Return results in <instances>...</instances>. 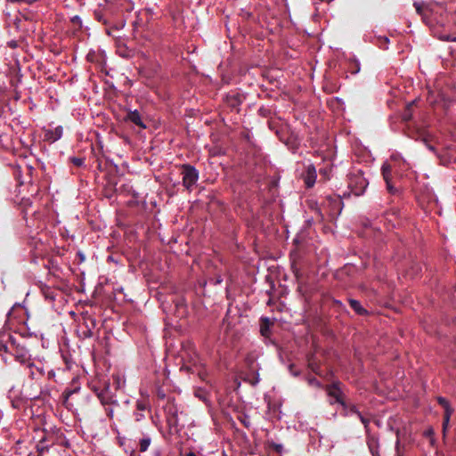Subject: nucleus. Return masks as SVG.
<instances>
[{
  "mask_svg": "<svg viewBox=\"0 0 456 456\" xmlns=\"http://www.w3.org/2000/svg\"><path fill=\"white\" fill-rule=\"evenodd\" d=\"M71 21L75 24H81V20L79 18V16L76 15L72 18Z\"/></svg>",
  "mask_w": 456,
  "mask_h": 456,
  "instance_id": "41",
  "label": "nucleus"
},
{
  "mask_svg": "<svg viewBox=\"0 0 456 456\" xmlns=\"http://www.w3.org/2000/svg\"><path fill=\"white\" fill-rule=\"evenodd\" d=\"M229 104L231 107L235 108L236 106L240 105V101L239 95H233L231 98H229Z\"/></svg>",
  "mask_w": 456,
  "mask_h": 456,
  "instance_id": "27",
  "label": "nucleus"
},
{
  "mask_svg": "<svg viewBox=\"0 0 456 456\" xmlns=\"http://www.w3.org/2000/svg\"><path fill=\"white\" fill-rule=\"evenodd\" d=\"M308 366H309V368H310V369H311L314 373H316V374H320V372H319L320 366H319L316 362H313V361H310V360H309Z\"/></svg>",
  "mask_w": 456,
  "mask_h": 456,
  "instance_id": "29",
  "label": "nucleus"
},
{
  "mask_svg": "<svg viewBox=\"0 0 456 456\" xmlns=\"http://www.w3.org/2000/svg\"><path fill=\"white\" fill-rule=\"evenodd\" d=\"M370 449L371 453L374 454V451H373L371 445H370Z\"/></svg>",
  "mask_w": 456,
  "mask_h": 456,
  "instance_id": "53",
  "label": "nucleus"
},
{
  "mask_svg": "<svg viewBox=\"0 0 456 456\" xmlns=\"http://www.w3.org/2000/svg\"><path fill=\"white\" fill-rule=\"evenodd\" d=\"M343 384L340 381H334L330 385H326L325 391L327 395L332 397L336 403H339L342 407H346L345 395L342 391Z\"/></svg>",
  "mask_w": 456,
  "mask_h": 456,
  "instance_id": "6",
  "label": "nucleus"
},
{
  "mask_svg": "<svg viewBox=\"0 0 456 456\" xmlns=\"http://www.w3.org/2000/svg\"><path fill=\"white\" fill-rule=\"evenodd\" d=\"M447 430H448V429H443V428H442L443 439H445L446 435H447Z\"/></svg>",
  "mask_w": 456,
  "mask_h": 456,
  "instance_id": "46",
  "label": "nucleus"
},
{
  "mask_svg": "<svg viewBox=\"0 0 456 456\" xmlns=\"http://www.w3.org/2000/svg\"><path fill=\"white\" fill-rule=\"evenodd\" d=\"M28 369L30 370V372H29V376L32 378V379H35V372L33 370V367H34V363L33 362H28Z\"/></svg>",
  "mask_w": 456,
  "mask_h": 456,
  "instance_id": "34",
  "label": "nucleus"
},
{
  "mask_svg": "<svg viewBox=\"0 0 456 456\" xmlns=\"http://www.w3.org/2000/svg\"><path fill=\"white\" fill-rule=\"evenodd\" d=\"M45 442H46L45 437H43L42 439H40V441L37 444V452H38L39 456H42L43 453L45 452L48 451V449H49V445L46 444Z\"/></svg>",
  "mask_w": 456,
  "mask_h": 456,
  "instance_id": "16",
  "label": "nucleus"
},
{
  "mask_svg": "<svg viewBox=\"0 0 456 456\" xmlns=\"http://www.w3.org/2000/svg\"><path fill=\"white\" fill-rule=\"evenodd\" d=\"M88 321L90 322L92 327H88V329L83 331L84 338H91L94 334L93 330L95 327V320L89 318Z\"/></svg>",
  "mask_w": 456,
  "mask_h": 456,
  "instance_id": "21",
  "label": "nucleus"
},
{
  "mask_svg": "<svg viewBox=\"0 0 456 456\" xmlns=\"http://www.w3.org/2000/svg\"><path fill=\"white\" fill-rule=\"evenodd\" d=\"M124 22H121L120 24H117L115 26H112L111 28H113V30H119L120 28H122L124 27Z\"/></svg>",
  "mask_w": 456,
  "mask_h": 456,
  "instance_id": "43",
  "label": "nucleus"
},
{
  "mask_svg": "<svg viewBox=\"0 0 456 456\" xmlns=\"http://www.w3.org/2000/svg\"><path fill=\"white\" fill-rule=\"evenodd\" d=\"M157 396H158V398H159V399H164V398H165V396H166V395H165V393H164L162 390H160V389H159V390H158V392H157Z\"/></svg>",
  "mask_w": 456,
  "mask_h": 456,
  "instance_id": "42",
  "label": "nucleus"
},
{
  "mask_svg": "<svg viewBox=\"0 0 456 456\" xmlns=\"http://www.w3.org/2000/svg\"><path fill=\"white\" fill-rule=\"evenodd\" d=\"M256 358L255 354H248L245 358V363L248 370L258 371L257 363L256 362Z\"/></svg>",
  "mask_w": 456,
  "mask_h": 456,
  "instance_id": "13",
  "label": "nucleus"
},
{
  "mask_svg": "<svg viewBox=\"0 0 456 456\" xmlns=\"http://www.w3.org/2000/svg\"><path fill=\"white\" fill-rule=\"evenodd\" d=\"M10 46L12 48L16 47V43H14V42L10 43Z\"/></svg>",
  "mask_w": 456,
  "mask_h": 456,
  "instance_id": "50",
  "label": "nucleus"
},
{
  "mask_svg": "<svg viewBox=\"0 0 456 456\" xmlns=\"http://www.w3.org/2000/svg\"><path fill=\"white\" fill-rule=\"evenodd\" d=\"M306 188H312L316 181L317 174L314 165H309L302 175Z\"/></svg>",
  "mask_w": 456,
  "mask_h": 456,
  "instance_id": "8",
  "label": "nucleus"
},
{
  "mask_svg": "<svg viewBox=\"0 0 456 456\" xmlns=\"http://www.w3.org/2000/svg\"><path fill=\"white\" fill-rule=\"evenodd\" d=\"M413 103H410L406 106V109L403 114V119L404 121H408L411 118V106H412Z\"/></svg>",
  "mask_w": 456,
  "mask_h": 456,
  "instance_id": "25",
  "label": "nucleus"
},
{
  "mask_svg": "<svg viewBox=\"0 0 456 456\" xmlns=\"http://www.w3.org/2000/svg\"><path fill=\"white\" fill-rule=\"evenodd\" d=\"M421 140L425 145H427V147L434 151H435V148L429 143V135L426 134V132L422 131V132H419V138L418 140Z\"/></svg>",
  "mask_w": 456,
  "mask_h": 456,
  "instance_id": "18",
  "label": "nucleus"
},
{
  "mask_svg": "<svg viewBox=\"0 0 456 456\" xmlns=\"http://www.w3.org/2000/svg\"><path fill=\"white\" fill-rule=\"evenodd\" d=\"M268 445L271 449L275 451L278 453H281L282 452L283 446L280 444H276L274 442H269Z\"/></svg>",
  "mask_w": 456,
  "mask_h": 456,
  "instance_id": "28",
  "label": "nucleus"
},
{
  "mask_svg": "<svg viewBox=\"0 0 456 456\" xmlns=\"http://www.w3.org/2000/svg\"><path fill=\"white\" fill-rule=\"evenodd\" d=\"M85 323H86V329H88V327H92V326H91V323H90V322H89L88 320H87V321H86V322H85Z\"/></svg>",
  "mask_w": 456,
  "mask_h": 456,
  "instance_id": "48",
  "label": "nucleus"
},
{
  "mask_svg": "<svg viewBox=\"0 0 456 456\" xmlns=\"http://www.w3.org/2000/svg\"><path fill=\"white\" fill-rule=\"evenodd\" d=\"M242 379L245 382L249 383L251 386L257 385L260 380L258 371L250 370L245 373Z\"/></svg>",
  "mask_w": 456,
  "mask_h": 456,
  "instance_id": "12",
  "label": "nucleus"
},
{
  "mask_svg": "<svg viewBox=\"0 0 456 456\" xmlns=\"http://www.w3.org/2000/svg\"><path fill=\"white\" fill-rule=\"evenodd\" d=\"M222 281H223V279L221 278V276H218L215 279L209 280V282L212 283L213 285L220 284Z\"/></svg>",
  "mask_w": 456,
  "mask_h": 456,
  "instance_id": "33",
  "label": "nucleus"
},
{
  "mask_svg": "<svg viewBox=\"0 0 456 456\" xmlns=\"http://www.w3.org/2000/svg\"><path fill=\"white\" fill-rule=\"evenodd\" d=\"M328 200L332 205L333 209L334 210L337 209L338 211V214H339L341 212V210H342V206H343L342 200L338 197L335 198V199H332L331 197H329Z\"/></svg>",
  "mask_w": 456,
  "mask_h": 456,
  "instance_id": "17",
  "label": "nucleus"
},
{
  "mask_svg": "<svg viewBox=\"0 0 456 456\" xmlns=\"http://www.w3.org/2000/svg\"><path fill=\"white\" fill-rule=\"evenodd\" d=\"M347 183L351 192L356 196L362 195L369 184L361 170L351 172L348 175Z\"/></svg>",
  "mask_w": 456,
  "mask_h": 456,
  "instance_id": "2",
  "label": "nucleus"
},
{
  "mask_svg": "<svg viewBox=\"0 0 456 456\" xmlns=\"http://www.w3.org/2000/svg\"><path fill=\"white\" fill-rule=\"evenodd\" d=\"M293 367H294V365H293V364H290V365H289V369H290V370H291V371H292Z\"/></svg>",
  "mask_w": 456,
  "mask_h": 456,
  "instance_id": "54",
  "label": "nucleus"
},
{
  "mask_svg": "<svg viewBox=\"0 0 456 456\" xmlns=\"http://www.w3.org/2000/svg\"><path fill=\"white\" fill-rule=\"evenodd\" d=\"M119 387V378L114 377V384L111 386L109 379H98L90 384L91 390L99 399L110 420L114 419V412L119 407L116 392Z\"/></svg>",
  "mask_w": 456,
  "mask_h": 456,
  "instance_id": "1",
  "label": "nucleus"
},
{
  "mask_svg": "<svg viewBox=\"0 0 456 456\" xmlns=\"http://www.w3.org/2000/svg\"><path fill=\"white\" fill-rule=\"evenodd\" d=\"M308 382H309L311 385H315L316 387H320V386H321L320 382H319L315 378H314V377H313V378H310V379H308Z\"/></svg>",
  "mask_w": 456,
  "mask_h": 456,
  "instance_id": "35",
  "label": "nucleus"
},
{
  "mask_svg": "<svg viewBox=\"0 0 456 456\" xmlns=\"http://www.w3.org/2000/svg\"><path fill=\"white\" fill-rule=\"evenodd\" d=\"M149 408V403L146 401H138L136 403V410L138 411H144Z\"/></svg>",
  "mask_w": 456,
  "mask_h": 456,
  "instance_id": "26",
  "label": "nucleus"
},
{
  "mask_svg": "<svg viewBox=\"0 0 456 456\" xmlns=\"http://www.w3.org/2000/svg\"><path fill=\"white\" fill-rule=\"evenodd\" d=\"M290 267H291V270H292L293 273H295L297 271L299 270V268L297 265L296 260H292Z\"/></svg>",
  "mask_w": 456,
  "mask_h": 456,
  "instance_id": "36",
  "label": "nucleus"
},
{
  "mask_svg": "<svg viewBox=\"0 0 456 456\" xmlns=\"http://www.w3.org/2000/svg\"><path fill=\"white\" fill-rule=\"evenodd\" d=\"M393 167L390 163L385 162L381 167V173L384 181L386 182L387 190L391 194H396L398 190L394 186L393 182Z\"/></svg>",
  "mask_w": 456,
  "mask_h": 456,
  "instance_id": "7",
  "label": "nucleus"
},
{
  "mask_svg": "<svg viewBox=\"0 0 456 456\" xmlns=\"http://www.w3.org/2000/svg\"><path fill=\"white\" fill-rule=\"evenodd\" d=\"M113 31H114L113 28H111V27L106 28V34L109 35V36L114 37Z\"/></svg>",
  "mask_w": 456,
  "mask_h": 456,
  "instance_id": "44",
  "label": "nucleus"
},
{
  "mask_svg": "<svg viewBox=\"0 0 456 456\" xmlns=\"http://www.w3.org/2000/svg\"><path fill=\"white\" fill-rule=\"evenodd\" d=\"M71 162L76 167H81L84 164L85 160H84V159L74 157V158L71 159Z\"/></svg>",
  "mask_w": 456,
  "mask_h": 456,
  "instance_id": "31",
  "label": "nucleus"
},
{
  "mask_svg": "<svg viewBox=\"0 0 456 456\" xmlns=\"http://www.w3.org/2000/svg\"><path fill=\"white\" fill-rule=\"evenodd\" d=\"M94 16L96 20L99 22H102L104 25H108V20L105 19L104 14L102 10H95L94 12Z\"/></svg>",
  "mask_w": 456,
  "mask_h": 456,
  "instance_id": "22",
  "label": "nucleus"
},
{
  "mask_svg": "<svg viewBox=\"0 0 456 456\" xmlns=\"http://www.w3.org/2000/svg\"><path fill=\"white\" fill-rule=\"evenodd\" d=\"M186 456H197V455L194 452H190L189 453L186 454Z\"/></svg>",
  "mask_w": 456,
  "mask_h": 456,
  "instance_id": "49",
  "label": "nucleus"
},
{
  "mask_svg": "<svg viewBox=\"0 0 456 456\" xmlns=\"http://www.w3.org/2000/svg\"><path fill=\"white\" fill-rule=\"evenodd\" d=\"M151 443V440L150 437H143L139 442V449L140 452H146Z\"/></svg>",
  "mask_w": 456,
  "mask_h": 456,
  "instance_id": "20",
  "label": "nucleus"
},
{
  "mask_svg": "<svg viewBox=\"0 0 456 456\" xmlns=\"http://www.w3.org/2000/svg\"><path fill=\"white\" fill-rule=\"evenodd\" d=\"M73 392L72 391H69V392H65V397L66 399L72 394Z\"/></svg>",
  "mask_w": 456,
  "mask_h": 456,
  "instance_id": "47",
  "label": "nucleus"
},
{
  "mask_svg": "<svg viewBox=\"0 0 456 456\" xmlns=\"http://www.w3.org/2000/svg\"><path fill=\"white\" fill-rule=\"evenodd\" d=\"M437 403L444 409V412H447V411H450V413L453 412V409L444 397L439 396L437 398Z\"/></svg>",
  "mask_w": 456,
  "mask_h": 456,
  "instance_id": "19",
  "label": "nucleus"
},
{
  "mask_svg": "<svg viewBox=\"0 0 456 456\" xmlns=\"http://www.w3.org/2000/svg\"><path fill=\"white\" fill-rule=\"evenodd\" d=\"M432 433H433V431H432V430H429V431L428 432V435H430V434H432Z\"/></svg>",
  "mask_w": 456,
  "mask_h": 456,
  "instance_id": "55",
  "label": "nucleus"
},
{
  "mask_svg": "<svg viewBox=\"0 0 456 456\" xmlns=\"http://www.w3.org/2000/svg\"><path fill=\"white\" fill-rule=\"evenodd\" d=\"M259 111L265 116V110L263 109H260Z\"/></svg>",
  "mask_w": 456,
  "mask_h": 456,
  "instance_id": "51",
  "label": "nucleus"
},
{
  "mask_svg": "<svg viewBox=\"0 0 456 456\" xmlns=\"http://www.w3.org/2000/svg\"><path fill=\"white\" fill-rule=\"evenodd\" d=\"M240 422L246 427V428H248L249 425H250V422L249 420L248 419L247 417L243 418V419H240Z\"/></svg>",
  "mask_w": 456,
  "mask_h": 456,
  "instance_id": "38",
  "label": "nucleus"
},
{
  "mask_svg": "<svg viewBox=\"0 0 456 456\" xmlns=\"http://www.w3.org/2000/svg\"><path fill=\"white\" fill-rule=\"evenodd\" d=\"M294 376H298L299 375V372L296 371V372H292Z\"/></svg>",
  "mask_w": 456,
  "mask_h": 456,
  "instance_id": "52",
  "label": "nucleus"
},
{
  "mask_svg": "<svg viewBox=\"0 0 456 456\" xmlns=\"http://www.w3.org/2000/svg\"><path fill=\"white\" fill-rule=\"evenodd\" d=\"M357 417L360 419L361 422L364 425V427L367 428L370 423V419L366 418L364 415H362L361 412L360 415H358Z\"/></svg>",
  "mask_w": 456,
  "mask_h": 456,
  "instance_id": "32",
  "label": "nucleus"
},
{
  "mask_svg": "<svg viewBox=\"0 0 456 456\" xmlns=\"http://www.w3.org/2000/svg\"><path fill=\"white\" fill-rule=\"evenodd\" d=\"M181 175H183V185L191 191L199 180V171L190 164H183L181 167Z\"/></svg>",
  "mask_w": 456,
  "mask_h": 456,
  "instance_id": "3",
  "label": "nucleus"
},
{
  "mask_svg": "<svg viewBox=\"0 0 456 456\" xmlns=\"http://www.w3.org/2000/svg\"><path fill=\"white\" fill-rule=\"evenodd\" d=\"M62 135V127L57 126L53 130H48L45 132V139L47 142H54L59 140Z\"/></svg>",
  "mask_w": 456,
  "mask_h": 456,
  "instance_id": "11",
  "label": "nucleus"
},
{
  "mask_svg": "<svg viewBox=\"0 0 456 456\" xmlns=\"http://www.w3.org/2000/svg\"><path fill=\"white\" fill-rule=\"evenodd\" d=\"M11 353L14 355L15 359L20 363L29 362L31 355L28 348L25 344L17 341L14 338L10 337Z\"/></svg>",
  "mask_w": 456,
  "mask_h": 456,
  "instance_id": "4",
  "label": "nucleus"
},
{
  "mask_svg": "<svg viewBox=\"0 0 456 456\" xmlns=\"http://www.w3.org/2000/svg\"><path fill=\"white\" fill-rule=\"evenodd\" d=\"M452 414V413H450V411H447V412L444 413L443 425H442L443 429L449 428V423H450V419H451Z\"/></svg>",
  "mask_w": 456,
  "mask_h": 456,
  "instance_id": "23",
  "label": "nucleus"
},
{
  "mask_svg": "<svg viewBox=\"0 0 456 456\" xmlns=\"http://www.w3.org/2000/svg\"><path fill=\"white\" fill-rule=\"evenodd\" d=\"M143 411H138L135 413V419L136 421H140L142 419L144 418V415L142 413Z\"/></svg>",
  "mask_w": 456,
  "mask_h": 456,
  "instance_id": "37",
  "label": "nucleus"
},
{
  "mask_svg": "<svg viewBox=\"0 0 456 456\" xmlns=\"http://www.w3.org/2000/svg\"><path fill=\"white\" fill-rule=\"evenodd\" d=\"M272 325L273 322L268 317H262L260 319V333L263 337H270Z\"/></svg>",
  "mask_w": 456,
  "mask_h": 456,
  "instance_id": "10",
  "label": "nucleus"
},
{
  "mask_svg": "<svg viewBox=\"0 0 456 456\" xmlns=\"http://www.w3.org/2000/svg\"><path fill=\"white\" fill-rule=\"evenodd\" d=\"M349 305L354 311L359 315H365L368 314V311L363 308L361 303L356 299H349Z\"/></svg>",
  "mask_w": 456,
  "mask_h": 456,
  "instance_id": "15",
  "label": "nucleus"
},
{
  "mask_svg": "<svg viewBox=\"0 0 456 456\" xmlns=\"http://www.w3.org/2000/svg\"><path fill=\"white\" fill-rule=\"evenodd\" d=\"M395 449H396L397 456H403V453L400 451V442L398 440H397L396 444H395Z\"/></svg>",
  "mask_w": 456,
  "mask_h": 456,
  "instance_id": "39",
  "label": "nucleus"
},
{
  "mask_svg": "<svg viewBox=\"0 0 456 456\" xmlns=\"http://www.w3.org/2000/svg\"><path fill=\"white\" fill-rule=\"evenodd\" d=\"M164 411L168 426L173 428L179 427V411L174 399L168 398L167 404L164 406Z\"/></svg>",
  "mask_w": 456,
  "mask_h": 456,
  "instance_id": "5",
  "label": "nucleus"
},
{
  "mask_svg": "<svg viewBox=\"0 0 456 456\" xmlns=\"http://www.w3.org/2000/svg\"><path fill=\"white\" fill-rule=\"evenodd\" d=\"M125 120L129 121V122L138 126L141 128L146 127L145 124L142 120V117H141L140 113L138 112V110H133V111L130 110L127 113L126 117L125 118Z\"/></svg>",
  "mask_w": 456,
  "mask_h": 456,
  "instance_id": "9",
  "label": "nucleus"
},
{
  "mask_svg": "<svg viewBox=\"0 0 456 456\" xmlns=\"http://www.w3.org/2000/svg\"><path fill=\"white\" fill-rule=\"evenodd\" d=\"M414 6L416 8V11L419 14H421L422 13V7L418 3H414Z\"/></svg>",
  "mask_w": 456,
  "mask_h": 456,
  "instance_id": "40",
  "label": "nucleus"
},
{
  "mask_svg": "<svg viewBox=\"0 0 456 456\" xmlns=\"http://www.w3.org/2000/svg\"><path fill=\"white\" fill-rule=\"evenodd\" d=\"M175 306L176 308L180 311V310H183L184 312L185 310V307H186V304H185V300L182 297H177L175 301Z\"/></svg>",
  "mask_w": 456,
  "mask_h": 456,
  "instance_id": "24",
  "label": "nucleus"
},
{
  "mask_svg": "<svg viewBox=\"0 0 456 456\" xmlns=\"http://www.w3.org/2000/svg\"><path fill=\"white\" fill-rule=\"evenodd\" d=\"M296 279H297V281L298 282V289H301V282L303 281V273H301L300 270L297 271L295 273H294Z\"/></svg>",
  "mask_w": 456,
  "mask_h": 456,
  "instance_id": "30",
  "label": "nucleus"
},
{
  "mask_svg": "<svg viewBox=\"0 0 456 456\" xmlns=\"http://www.w3.org/2000/svg\"><path fill=\"white\" fill-rule=\"evenodd\" d=\"M199 376L201 379H205L206 373L204 371H199Z\"/></svg>",
  "mask_w": 456,
  "mask_h": 456,
  "instance_id": "45",
  "label": "nucleus"
},
{
  "mask_svg": "<svg viewBox=\"0 0 456 456\" xmlns=\"http://www.w3.org/2000/svg\"><path fill=\"white\" fill-rule=\"evenodd\" d=\"M343 408V411H342V414L346 417H348V416H351V415H360V412L359 410L357 409V407L354 405V404H352V403H349L347 402H346V407H342Z\"/></svg>",
  "mask_w": 456,
  "mask_h": 456,
  "instance_id": "14",
  "label": "nucleus"
}]
</instances>
